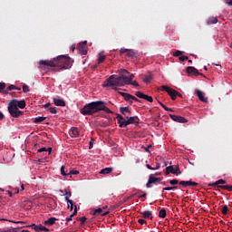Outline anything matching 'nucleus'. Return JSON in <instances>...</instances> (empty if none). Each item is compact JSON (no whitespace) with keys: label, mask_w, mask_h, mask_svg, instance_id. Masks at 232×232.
<instances>
[{"label":"nucleus","mask_w":232,"mask_h":232,"mask_svg":"<svg viewBox=\"0 0 232 232\" xmlns=\"http://www.w3.org/2000/svg\"><path fill=\"white\" fill-rule=\"evenodd\" d=\"M106 61V55H104V53H100L98 57V64H102Z\"/></svg>","instance_id":"25"},{"label":"nucleus","mask_w":232,"mask_h":232,"mask_svg":"<svg viewBox=\"0 0 232 232\" xmlns=\"http://www.w3.org/2000/svg\"><path fill=\"white\" fill-rule=\"evenodd\" d=\"M170 119L174 121L175 122H180L181 124H185V122H188V120L182 116H177L175 114H169Z\"/></svg>","instance_id":"11"},{"label":"nucleus","mask_w":232,"mask_h":232,"mask_svg":"<svg viewBox=\"0 0 232 232\" xmlns=\"http://www.w3.org/2000/svg\"><path fill=\"white\" fill-rule=\"evenodd\" d=\"M146 168H148V169L155 170V168L151 167V165H150V164H147Z\"/></svg>","instance_id":"59"},{"label":"nucleus","mask_w":232,"mask_h":232,"mask_svg":"<svg viewBox=\"0 0 232 232\" xmlns=\"http://www.w3.org/2000/svg\"><path fill=\"white\" fill-rule=\"evenodd\" d=\"M12 90H15V85L11 84L7 87V90H5L6 92H12Z\"/></svg>","instance_id":"49"},{"label":"nucleus","mask_w":232,"mask_h":232,"mask_svg":"<svg viewBox=\"0 0 232 232\" xmlns=\"http://www.w3.org/2000/svg\"><path fill=\"white\" fill-rule=\"evenodd\" d=\"M69 134L72 138H76L79 136V129L72 127L71 130L69 131Z\"/></svg>","instance_id":"20"},{"label":"nucleus","mask_w":232,"mask_h":232,"mask_svg":"<svg viewBox=\"0 0 232 232\" xmlns=\"http://www.w3.org/2000/svg\"><path fill=\"white\" fill-rule=\"evenodd\" d=\"M138 222L140 224V226H144V224H146V220L144 219H139Z\"/></svg>","instance_id":"53"},{"label":"nucleus","mask_w":232,"mask_h":232,"mask_svg":"<svg viewBox=\"0 0 232 232\" xmlns=\"http://www.w3.org/2000/svg\"><path fill=\"white\" fill-rule=\"evenodd\" d=\"M227 211H229V208H227V206L225 205L221 209V213L223 215H227Z\"/></svg>","instance_id":"41"},{"label":"nucleus","mask_w":232,"mask_h":232,"mask_svg":"<svg viewBox=\"0 0 232 232\" xmlns=\"http://www.w3.org/2000/svg\"><path fill=\"white\" fill-rule=\"evenodd\" d=\"M218 23V19L215 16H211L208 19H207V24H217Z\"/></svg>","instance_id":"23"},{"label":"nucleus","mask_w":232,"mask_h":232,"mask_svg":"<svg viewBox=\"0 0 232 232\" xmlns=\"http://www.w3.org/2000/svg\"><path fill=\"white\" fill-rule=\"evenodd\" d=\"M121 73L122 74L120 75L121 86H125V84H131V82L133 81V77H135V75L128 72L126 69H123L121 71Z\"/></svg>","instance_id":"4"},{"label":"nucleus","mask_w":232,"mask_h":232,"mask_svg":"<svg viewBox=\"0 0 232 232\" xmlns=\"http://www.w3.org/2000/svg\"><path fill=\"white\" fill-rule=\"evenodd\" d=\"M169 173H172V175H175V168L173 166H169L166 168V175H169Z\"/></svg>","instance_id":"28"},{"label":"nucleus","mask_w":232,"mask_h":232,"mask_svg":"<svg viewBox=\"0 0 232 232\" xmlns=\"http://www.w3.org/2000/svg\"><path fill=\"white\" fill-rule=\"evenodd\" d=\"M52 105V103L47 102L44 105V108H50V106Z\"/></svg>","instance_id":"60"},{"label":"nucleus","mask_w":232,"mask_h":232,"mask_svg":"<svg viewBox=\"0 0 232 232\" xmlns=\"http://www.w3.org/2000/svg\"><path fill=\"white\" fill-rule=\"evenodd\" d=\"M179 186H183V188H188V186H192L193 188L198 186V183L195 181H179Z\"/></svg>","instance_id":"13"},{"label":"nucleus","mask_w":232,"mask_h":232,"mask_svg":"<svg viewBox=\"0 0 232 232\" xmlns=\"http://www.w3.org/2000/svg\"><path fill=\"white\" fill-rule=\"evenodd\" d=\"M23 92L24 93H28V92H30V87L26 84L23 85Z\"/></svg>","instance_id":"43"},{"label":"nucleus","mask_w":232,"mask_h":232,"mask_svg":"<svg viewBox=\"0 0 232 232\" xmlns=\"http://www.w3.org/2000/svg\"><path fill=\"white\" fill-rule=\"evenodd\" d=\"M1 232H17V228H7V229H1Z\"/></svg>","instance_id":"40"},{"label":"nucleus","mask_w":232,"mask_h":232,"mask_svg":"<svg viewBox=\"0 0 232 232\" xmlns=\"http://www.w3.org/2000/svg\"><path fill=\"white\" fill-rule=\"evenodd\" d=\"M150 81H153V76H151V75H147L143 79V82H145L146 84L150 83Z\"/></svg>","instance_id":"35"},{"label":"nucleus","mask_w":232,"mask_h":232,"mask_svg":"<svg viewBox=\"0 0 232 232\" xmlns=\"http://www.w3.org/2000/svg\"><path fill=\"white\" fill-rule=\"evenodd\" d=\"M80 222H82V224H84V222H86L87 218L86 217H82L79 218Z\"/></svg>","instance_id":"52"},{"label":"nucleus","mask_w":232,"mask_h":232,"mask_svg":"<svg viewBox=\"0 0 232 232\" xmlns=\"http://www.w3.org/2000/svg\"><path fill=\"white\" fill-rule=\"evenodd\" d=\"M160 218H166V209L162 208L159 212Z\"/></svg>","instance_id":"34"},{"label":"nucleus","mask_w":232,"mask_h":232,"mask_svg":"<svg viewBox=\"0 0 232 232\" xmlns=\"http://www.w3.org/2000/svg\"><path fill=\"white\" fill-rule=\"evenodd\" d=\"M87 44H88L87 41L78 44L77 50L79 53H81L82 55H86V53H88V47H86Z\"/></svg>","instance_id":"8"},{"label":"nucleus","mask_w":232,"mask_h":232,"mask_svg":"<svg viewBox=\"0 0 232 232\" xmlns=\"http://www.w3.org/2000/svg\"><path fill=\"white\" fill-rule=\"evenodd\" d=\"M221 189H226L227 191H232V185H225V186H219Z\"/></svg>","instance_id":"36"},{"label":"nucleus","mask_w":232,"mask_h":232,"mask_svg":"<svg viewBox=\"0 0 232 232\" xmlns=\"http://www.w3.org/2000/svg\"><path fill=\"white\" fill-rule=\"evenodd\" d=\"M141 215H142L143 218H147L149 220H153V213L150 210H145V211L141 212Z\"/></svg>","instance_id":"15"},{"label":"nucleus","mask_w":232,"mask_h":232,"mask_svg":"<svg viewBox=\"0 0 232 232\" xmlns=\"http://www.w3.org/2000/svg\"><path fill=\"white\" fill-rule=\"evenodd\" d=\"M160 106H162L165 110L168 108V106H166L164 103H160Z\"/></svg>","instance_id":"64"},{"label":"nucleus","mask_w":232,"mask_h":232,"mask_svg":"<svg viewBox=\"0 0 232 232\" xmlns=\"http://www.w3.org/2000/svg\"><path fill=\"white\" fill-rule=\"evenodd\" d=\"M183 53H184V52L176 50V52L173 53V57H180V56H182Z\"/></svg>","instance_id":"39"},{"label":"nucleus","mask_w":232,"mask_h":232,"mask_svg":"<svg viewBox=\"0 0 232 232\" xmlns=\"http://www.w3.org/2000/svg\"><path fill=\"white\" fill-rule=\"evenodd\" d=\"M227 6H232V0H226Z\"/></svg>","instance_id":"58"},{"label":"nucleus","mask_w":232,"mask_h":232,"mask_svg":"<svg viewBox=\"0 0 232 232\" xmlns=\"http://www.w3.org/2000/svg\"><path fill=\"white\" fill-rule=\"evenodd\" d=\"M70 197H72V192H68V190H65V200L67 204H72V199H70Z\"/></svg>","instance_id":"31"},{"label":"nucleus","mask_w":232,"mask_h":232,"mask_svg":"<svg viewBox=\"0 0 232 232\" xmlns=\"http://www.w3.org/2000/svg\"><path fill=\"white\" fill-rule=\"evenodd\" d=\"M130 101H135V102H139V99L135 96H131Z\"/></svg>","instance_id":"57"},{"label":"nucleus","mask_w":232,"mask_h":232,"mask_svg":"<svg viewBox=\"0 0 232 232\" xmlns=\"http://www.w3.org/2000/svg\"><path fill=\"white\" fill-rule=\"evenodd\" d=\"M0 221H2V222H13L14 224H19V222H15V221L5 219V218H0Z\"/></svg>","instance_id":"50"},{"label":"nucleus","mask_w":232,"mask_h":232,"mask_svg":"<svg viewBox=\"0 0 232 232\" xmlns=\"http://www.w3.org/2000/svg\"><path fill=\"white\" fill-rule=\"evenodd\" d=\"M222 184H226V180L218 179L216 182L209 184V186H211L212 188H220V186H226Z\"/></svg>","instance_id":"17"},{"label":"nucleus","mask_w":232,"mask_h":232,"mask_svg":"<svg viewBox=\"0 0 232 232\" xmlns=\"http://www.w3.org/2000/svg\"><path fill=\"white\" fill-rule=\"evenodd\" d=\"M24 110L26 108V102L24 100L18 101V100H12L8 105V111L11 117L17 119L23 115V111L19 110Z\"/></svg>","instance_id":"3"},{"label":"nucleus","mask_w":232,"mask_h":232,"mask_svg":"<svg viewBox=\"0 0 232 232\" xmlns=\"http://www.w3.org/2000/svg\"><path fill=\"white\" fill-rule=\"evenodd\" d=\"M72 175H79V170H71L69 172L70 179H72Z\"/></svg>","instance_id":"45"},{"label":"nucleus","mask_w":232,"mask_h":232,"mask_svg":"<svg viewBox=\"0 0 232 232\" xmlns=\"http://www.w3.org/2000/svg\"><path fill=\"white\" fill-rule=\"evenodd\" d=\"M176 97H180V99H182V94L178 92L177 94H176Z\"/></svg>","instance_id":"63"},{"label":"nucleus","mask_w":232,"mask_h":232,"mask_svg":"<svg viewBox=\"0 0 232 232\" xmlns=\"http://www.w3.org/2000/svg\"><path fill=\"white\" fill-rule=\"evenodd\" d=\"M107 86H122L121 76L111 75L107 79Z\"/></svg>","instance_id":"6"},{"label":"nucleus","mask_w":232,"mask_h":232,"mask_svg":"<svg viewBox=\"0 0 232 232\" xmlns=\"http://www.w3.org/2000/svg\"><path fill=\"white\" fill-rule=\"evenodd\" d=\"M120 111L121 113H122V115H124V117H126V119H128V113H131V110H130V107H121L120 108Z\"/></svg>","instance_id":"19"},{"label":"nucleus","mask_w":232,"mask_h":232,"mask_svg":"<svg viewBox=\"0 0 232 232\" xmlns=\"http://www.w3.org/2000/svg\"><path fill=\"white\" fill-rule=\"evenodd\" d=\"M130 84H131L132 86H137V87H139V82H137V81H134V82H131L130 81Z\"/></svg>","instance_id":"54"},{"label":"nucleus","mask_w":232,"mask_h":232,"mask_svg":"<svg viewBox=\"0 0 232 232\" xmlns=\"http://www.w3.org/2000/svg\"><path fill=\"white\" fill-rule=\"evenodd\" d=\"M186 72H187V73H188V75L189 77H193V75H194L195 77H197V76H198V75H204V74L198 72V70L197 68L193 67V66H188V67H187Z\"/></svg>","instance_id":"9"},{"label":"nucleus","mask_w":232,"mask_h":232,"mask_svg":"<svg viewBox=\"0 0 232 232\" xmlns=\"http://www.w3.org/2000/svg\"><path fill=\"white\" fill-rule=\"evenodd\" d=\"M131 97H132L131 94L127 93V94L123 97V99H125V101H127V102H131Z\"/></svg>","instance_id":"42"},{"label":"nucleus","mask_w":232,"mask_h":232,"mask_svg":"<svg viewBox=\"0 0 232 232\" xmlns=\"http://www.w3.org/2000/svg\"><path fill=\"white\" fill-rule=\"evenodd\" d=\"M31 227L33 229H34V231H36V232H39V231L50 232V230L46 227H44L43 225L36 226L35 224H33L31 226Z\"/></svg>","instance_id":"12"},{"label":"nucleus","mask_w":232,"mask_h":232,"mask_svg":"<svg viewBox=\"0 0 232 232\" xmlns=\"http://www.w3.org/2000/svg\"><path fill=\"white\" fill-rule=\"evenodd\" d=\"M135 55H137V53H135V52H133V50H128L127 51V57H135Z\"/></svg>","instance_id":"38"},{"label":"nucleus","mask_w":232,"mask_h":232,"mask_svg":"<svg viewBox=\"0 0 232 232\" xmlns=\"http://www.w3.org/2000/svg\"><path fill=\"white\" fill-rule=\"evenodd\" d=\"M128 50L129 49L121 48V51H120V53H128Z\"/></svg>","instance_id":"55"},{"label":"nucleus","mask_w":232,"mask_h":232,"mask_svg":"<svg viewBox=\"0 0 232 232\" xmlns=\"http://www.w3.org/2000/svg\"><path fill=\"white\" fill-rule=\"evenodd\" d=\"M148 193H143L142 195L138 196V198H146Z\"/></svg>","instance_id":"56"},{"label":"nucleus","mask_w":232,"mask_h":232,"mask_svg":"<svg viewBox=\"0 0 232 232\" xmlns=\"http://www.w3.org/2000/svg\"><path fill=\"white\" fill-rule=\"evenodd\" d=\"M196 95H198L199 101H201V102H208V98L204 97V92H202V91L200 90H196L195 91Z\"/></svg>","instance_id":"14"},{"label":"nucleus","mask_w":232,"mask_h":232,"mask_svg":"<svg viewBox=\"0 0 232 232\" xmlns=\"http://www.w3.org/2000/svg\"><path fill=\"white\" fill-rule=\"evenodd\" d=\"M174 171L176 172L175 175H180V167H179V165H176Z\"/></svg>","instance_id":"47"},{"label":"nucleus","mask_w":232,"mask_h":232,"mask_svg":"<svg viewBox=\"0 0 232 232\" xmlns=\"http://www.w3.org/2000/svg\"><path fill=\"white\" fill-rule=\"evenodd\" d=\"M161 181H162V178H157L153 174H151L149 177V180L146 184V188H151L152 184H155L157 186V184H160Z\"/></svg>","instance_id":"7"},{"label":"nucleus","mask_w":232,"mask_h":232,"mask_svg":"<svg viewBox=\"0 0 232 232\" xmlns=\"http://www.w3.org/2000/svg\"><path fill=\"white\" fill-rule=\"evenodd\" d=\"M40 66H50V68H60V70H69L73 64L72 58L66 55H59L53 60L46 61L41 60L39 62Z\"/></svg>","instance_id":"1"},{"label":"nucleus","mask_w":232,"mask_h":232,"mask_svg":"<svg viewBox=\"0 0 232 232\" xmlns=\"http://www.w3.org/2000/svg\"><path fill=\"white\" fill-rule=\"evenodd\" d=\"M108 213L104 212V210L102 208H97L96 210H94L93 215L97 216V215H102V217L106 216Z\"/></svg>","instance_id":"27"},{"label":"nucleus","mask_w":232,"mask_h":232,"mask_svg":"<svg viewBox=\"0 0 232 232\" xmlns=\"http://www.w3.org/2000/svg\"><path fill=\"white\" fill-rule=\"evenodd\" d=\"M68 209H70V211H73V201H72V204L68 203Z\"/></svg>","instance_id":"51"},{"label":"nucleus","mask_w":232,"mask_h":232,"mask_svg":"<svg viewBox=\"0 0 232 232\" xmlns=\"http://www.w3.org/2000/svg\"><path fill=\"white\" fill-rule=\"evenodd\" d=\"M44 151H48V155H50L52 153V147H49V148L43 147L38 150V153H43Z\"/></svg>","instance_id":"30"},{"label":"nucleus","mask_w":232,"mask_h":232,"mask_svg":"<svg viewBox=\"0 0 232 232\" xmlns=\"http://www.w3.org/2000/svg\"><path fill=\"white\" fill-rule=\"evenodd\" d=\"M49 111L50 113H57V109L56 107H50Z\"/></svg>","instance_id":"48"},{"label":"nucleus","mask_w":232,"mask_h":232,"mask_svg":"<svg viewBox=\"0 0 232 232\" xmlns=\"http://www.w3.org/2000/svg\"><path fill=\"white\" fill-rule=\"evenodd\" d=\"M118 123L120 124V128H126L127 125H124V122L127 121L125 117H122L121 115L117 116Z\"/></svg>","instance_id":"18"},{"label":"nucleus","mask_w":232,"mask_h":232,"mask_svg":"<svg viewBox=\"0 0 232 232\" xmlns=\"http://www.w3.org/2000/svg\"><path fill=\"white\" fill-rule=\"evenodd\" d=\"M99 111H105V113H113L110 108L106 107V102L102 101L92 102L87 103L80 110L82 115H93Z\"/></svg>","instance_id":"2"},{"label":"nucleus","mask_w":232,"mask_h":232,"mask_svg":"<svg viewBox=\"0 0 232 232\" xmlns=\"http://www.w3.org/2000/svg\"><path fill=\"white\" fill-rule=\"evenodd\" d=\"M57 222V218H50L49 219L44 221V226H53Z\"/></svg>","instance_id":"22"},{"label":"nucleus","mask_w":232,"mask_h":232,"mask_svg":"<svg viewBox=\"0 0 232 232\" xmlns=\"http://www.w3.org/2000/svg\"><path fill=\"white\" fill-rule=\"evenodd\" d=\"M158 90H160V92H166L169 95L172 101H176L178 92L175 89L163 85L159 87Z\"/></svg>","instance_id":"5"},{"label":"nucleus","mask_w":232,"mask_h":232,"mask_svg":"<svg viewBox=\"0 0 232 232\" xmlns=\"http://www.w3.org/2000/svg\"><path fill=\"white\" fill-rule=\"evenodd\" d=\"M44 121H46V117H36L34 119V124H39L41 122H44Z\"/></svg>","instance_id":"29"},{"label":"nucleus","mask_w":232,"mask_h":232,"mask_svg":"<svg viewBox=\"0 0 232 232\" xmlns=\"http://www.w3.org/2000/svg\"><path fill=\"white\" fill-rule=\"evenodd\" d=\"M212 64H214V66H218L219 70H222V65L215 63H212Z\"/></svg>","instance_id":"61"},{"label":"nucleus","mask_w":232,"mask_h":232,"mask_svg":"<svg viewBox=\"0 0 232 232\" xmlns=\"http://www.w3.org/2000/svg\"><path fill=\"white\" fill-rule=\"evenodd\" d=\"M111 171H113V168H105V169H102L100 173L102 175H110V173H111Z\"/></svg>","instance_id":"24"},{"label":"nucleus","mask_w":232,"mask_h":232,"mask_svg":"<svg viewBox=\"0 0 232 232\" xmlns=\"http://www.w3.org/2000/svg\"><path fill=\"white\" fill-rule=\"evenodd\" d=\"M135 95L139 97V99H144V101H148V102H153V97L144 94L141 92H136Z\"/></svg>","instance_id":"10"},{"label":"nucleus","mask_w":232,"mask_h":232,"mask_svg":"<svg viewBox=\"0 0 232 232\" xmlns=\"http://www.w3.org/2000/svg\"><path fill=\"white\" fill-rule=\"evenodd\" d=\"M179 187L177 186H173V187H166V188H163V191H173V189H178Z\"/></svg>","instance_id":"37"},{"label":"nucleus","mask_w":232,"mask_h":232,"mask_svg":"<svg viewBox=\"0 0 232 232\" xmlns=\"http://www.w3.org/2000/svg\"><path fill=\"white\" fill-rule=\"evenodd\" d=\"M119 93H120V95H121V97H123V98L125 97V95H127L126 92H120Z\"/></svg>","instance_id":"62"},{"label":"nucleus","mask_w":232,"mask_h":232,"mask_svg":"<svg viewBox=\"0 0 232 232\" xmlns=\"http://www.w3.org/2000/svg\"><path fill=\"white\" fill-rule=\"evenodd\" d=\"M180 182H179V179H171L169 180V184L171 186H177V184H179Z\"/></svg>","instance_id":"44"},{"label":"nucleus","mask_w":232,"mask_h":232,"mask_svg":"<svg viewBox=\"0 0 232 232\" xmlns=\"http://www.w3.org/2000/svg\"><path fill=\"white\" fill-rule=\"evenodd\" d=\"M53 101L55 106H62V107L66 106V102H64V100H63V99L53 98Z\"/></svg>","instance_id":"16"},{"label":"nucleus","mask_w":232,"mask_h":232,"mask_svg":"<svg viewBox=\"0 0 232 232\" xmlns=\"http://www.w3.org/2000/svg\"><path fill=\"white\" fill-rule=\"evenodd\" d=\"M189 58L188 56H184L181 54V56L179 58V60L181 62V63H184V61H188Z\"/></svg>","instance_id":"46"},{"label":"nucleus","mask_w":232,"mask_h":232,"mask_svg":"<svg viewBox=\"0 0 232 232\" xmlns=\"http://www.w3.org/2000/svg\"><path fill=\"white\" fill-rule=\"evenodd\" d=\"M75 215H77V206H75L73 213L69 218H66V222H71L72 218H73Z\"/></svg>","instance_id":"33"},{"label":"nucleus","mask_w":232,"mask_h":232,"mask_svg":"<svg viewBox=\"0 0 232 232\" xmlns=\"http://www.w3.org/2000/svg\"><path fill=\"white\" fill-rule=\"evenodd\" d=\"M6 88V83L5 82H0V93H4L5 95H8V91H5Z\"/></svg>","instance_id":"26"},{"label":"nucleus","mask_w":232,"mask_h":232,"mask_svg":"<svg viewBox=\"0 0 232 232\" xmlns=\"http://www.w3.org/2000/svg\"><path fill=\"white\" fill-rule=\"evenodd\" d=\"M64 169H66V167H64V165H63L61 167V175H63V177H70L69 172L66 173V171Z\"/></svg>","instance_id":"32"},{"label":"nucleus","mask_w":232,"mask_h":232,"mask_svg":"<svg viewBox=\"0 0 232 232\" xmlns=\"http://www.w3.org/2000/svg\"><path fill=\"white\" fill-rule=\"evenodd\" d=\"M127 121L123 123L124 126H130V124H135V120L137 119V116L127 118Z\"/></svg>","instance_id":"21"}]
</instances>
